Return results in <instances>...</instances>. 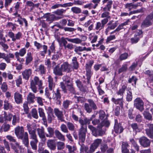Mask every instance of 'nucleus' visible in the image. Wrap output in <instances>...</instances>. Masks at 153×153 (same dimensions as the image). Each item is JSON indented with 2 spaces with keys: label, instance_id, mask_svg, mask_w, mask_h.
Masks as SVG:
<instances>
[{
  "label": "nucleus",
  "instance_id": "1",
  "mask_svg": "<svg viewBox=\"0 0 153 153\" xmlns=\"http://www.w3.org/2000/svg\"><path fill=\"white\" fill-rule=\"evenodd\" d=\"M88 128L90 129L92 131V134L94 136L97 137L102 135L104 133L103 131L102 130V126L98 125L97 126V128L96 129L92 125H89L88 126Z\"/></svg>",
  "mask_w": 153,
  "mask_h": 153
},
{
  "label": "nucleus",
  "instance_id": "2",
  "mask_svg": "<svg viewBox=\"0 0 153 153\" xmlns=\"http://www.w3.org/2000/svg\"><path fill=\"white\" fill-rule=\"evenodd\" d=\"M66 40L70 42L76 44H81L82 43V40H81L80 39L78 38L71 39L68 38H65L63 37H62L61 38V42L62 43L64 47H65L68 44Z\"/></svg>",
  "mask_w": 153,
  "mask_h": 153
},
{
  "label": "nucleus",
  "instance_id": "3",
  "mask_svg": "<svg viewBox=\"0 0 153 153\" xmlns=\"http://www.w3.org/2000/svg\"><path fill=\"white\" fill-rule=\"evenodd\" d=\"M30 135V139L31 140L30 142V144L31 148L34 150H36L37 149V145L38 141L36 133Z\"/></svg>",
  "mask_w": 153,
  "mask_h": 153
},
{
  "label": "nucleus",
  "instance_id": "4",
  "mask_svg": "<svg viewBox=\"0 0 153 153\" xmlns=\"http://www.w3.org/2000/svg\"><path fill=\"white\" fill-rule=\"evenodd\" d=\"M87 132V126H81L78 132L79 142L83 143L85 141L86 133Z\"/></svg>",
  "mask_w": 153,
  "mask_h": 153
},
{
  "label": "nucleus",
  "instance_id": "5",
  "mask_svg": "<svg viewBox=\"0 0 153 153\" xmlns=\"http://www.w3.org/2000/svg\"><path fill=\"white\" fill-rule=\"evenodd\" d=\"M44 18L46 19V20L49 22L50 23L53 22L55 20L60 19L63 17V16L62 17H56L55 15L53 14H51L48 13L45 14L43 16Z\"/></svg>",
  "mask_w": 153,
  "mask_h": 153
},
{
  "label": "nucleus",
  "instance_id": "6",
  "mask_svg": "<svg viewBox=\"0 0 153 153\" xmlns=\"http://www.w3.org/2000/svg\"><path fill=\"white\" fill-rule=\"evenodd\" d=\"M153 19V12L152 13L148 15L146 18L145 20L142 22L141 27H149L152 25L151 20Z\"/></svg>",
  "mask_w": 153,
  "mask_h": 153
},
{
  "label": "nucleus",
  "instance_id": "7",
  "mask_svg": "<svg viewBox=\"0 0 153 153\" xmlns=\"http://www.w3.org/2000/svg\"><path fill=\"white\" fill-rule=\"evenodd\" d=\"M14 132L18 138L19 139L23 138L25 132L23 127L18 126L15 128Z\"/></svg>",
  "mask_w": 153,
  "mask_h": 153
},
{
  "label": "nucleus",
  "instance_id": "8",
  "mask_svg": "<svg viewBox=\"0 0 153 153\" xmlns=\"http://www.w3.org/2000/svg\"><path fill=\"white\" fill-rule=\"evenodd\" d=\"M14 56L12 53H9L6 55L4 53L0 52V59H4L7 63H10L11 62V59H13Z\"/></svg>",
  "mask_w": 153,
  "mask_h": 153
},
{
  "label": "nucleus",
  "instance_id": "9",
  "mask_svg": "<svg viewBox=\"0 0 153 153\" xmlns=\"http://www.w3.org/2000/svg\"><path fill=\"white\" fill-rule=\"evenodd\" d=\"M3 116L0 117V123H6L8 121H10L13 115L10 114H7L5 111H4Z\"/></svg>",
  "mask_w": 153,
  "mask_h": 153
},
{
  "label": "nucleus",
  "instance_id": "10",
  "mask_svg": "<svg viewBox=\"0 0 153 153\" xmlns=\"http://www.w3.org/2000/svg\"><path fill=\"white\" fill-rule=\"evenodd\" d=\"M143 105L144 103L143 101L140 98H137L134 100V106L141 111L144 110Z\"/></svg>",
  "mask_w": 153,
  "mask_h": 153
},
{
  "label": "nucleus",
  "instance_id": "11",
  "mask_svg": "<svg viewBox=\"0 0 153 153\" xmlns=\"http://www.w3.org/2000/svg\"><path fill=\"white\" fill-rule=\"evenodd\" d=\"M102 142V140L101 139H97L95 140L91 145L89 150L90 152L91 153L93 152L101 143Z\"/></svg>",
  "mask_w": 153,
  "mask_h": 153
},
{
  "label": "nucleus",
  "instance_id": "12",
  "mask_svg": "<svg viewBox=\"0 0 153 153\" xmlns=\"http://www.w3.org/2000/svg\"><path fill=\"white\" fill-rule=\"evenodd\" d=\"M37 131L39 137L41 139L42 141L45 142L46 140V138L45 137L44 128L42 126L40 128H37Z\"/></svg>",
  "mask_w": 153,
  "mask_h": 153
},
{
  "label": "nucleus",
  "instance_id": "13",
  "mask_svg": "<svg viewBox=\"0 0 153 153\" xmlns=\"http://www.w3.org/2000/svg\"><path fill=\"white\" fill-rule=\"evenodd\" d=\"M54 111L58 120H60L61 122H66L64 119V115L62 111L59 110L58 108H55L54 109Z\"/></svg>",
  "mask_w": 153,
  "mask_h": 153
},
{
  "label": "nucleus",
  "instance_id": "14",
  "mask_svg": "<svg viewBox=\"0 0 153 153\" xmlns=\"http://www.w3.org/2000/svg\"><path fill=\"white\" fill-rule=\"evenodd\" d=\"M114 129L115 132L116 133L120 134L123 132L124 129L122 126L121 124L120 123H118V121L117 119H115L114 120Z\"/></svg>",
  "mask_w": 153,
  "mask_h": 153
},
{
  "label": "nucleus",
  "instance_id": "15",
  "mask_svg": "<svg viewBox=\"0 0 153 153\" xmlns=\"http://www.w3.org/2000/svg\"><path fill=\"white\" fill-rule=\"evenodd\" d=\"M102 3L103 4L107 3L106 5L103 8V10L104 11H110L112 7L113 1L111 0H103Z\"/></svg>",
  "mask_w": 153,
  "mask_h": 153
},
{
  "label": "nucleus",
  "instance_id": "16",
  "mask_svg": "<svg viewBox=\"0 0 153 153\" xmlns=\"http://www.w3.org/2000/svg\"><path fill=\"white\" fill-rule=\"evenodd\" d=\"M139 141L140 145L144 147H147L150 144V140L145 137H140L139 139Z\"/></svg>",
  "mask_w": 153,
  "mask_h": 153
},
{
  "label": "nucleus",
  "instance_id": "17",
  "mask_svg": "<svg viewBox=\"0 0 153 153\" xmlns=\"http://www.w3.org/2000/svg\"><path fill=\"white\" fill-rule=\"evenodd\" d=\"M62 70L63 72H69L72 70V67L68 62H64L61 65Z\"/></svg>",
  "mask_w": 153,
  "mask_h": 153
},
{
  "label": "nucleus",
  "instance_id": "18",
  "mask_svg": "<svg viewBox=\"0 0 153 153\" xmlns=\"http://www.w3.org/2000/svg\"><path fill=\"white\" fill-rule=\"evenodd\" d=\"M31 86H42V82L41 80H40L39 78L37 76H35L33 79L30 81Z\"/></svg>",
  "mask_w": 153,
  "mask_h": 153
},
{
  "label": "nucleus",
  "instance_id": "19",
  "mask_svg": "<svg viewBox=\"0 0 153 153\" xmlns=\"http://www.w3.org/2000/svg\"><path fill=\"white\" fill-rule=\"evenodd\" d=\"M47 145L48 147L51 150H54L56 149V144L55 140L48 139L47 142Z\"/></svg>",
  "mask_w": 153,
  "mask_h": 153
},
{
  "label": "nucleus",
  "instance_id": "20",
  "mask_svg": "<svg viewBox=\"0 0 153 153\" xmlns=\"http://www.w3.org/2000/svg\"><path fill=\"white\" fill-rule=\"evenodd\" d=\"M32 74V70L29 68L26 69L22 73L23 78L26 80H28Z\"/></svg>",
  "mask_w": 153,
  "mask_h": 153
},
{
  "label": "nucleus",
  "instance_id": "21",
  "mask_svg": "<svg viewBox=\"0 0 153 153\" xmlns=\"http://www.w3.org/2000/svg\"><path fill=\"white\" fill-rule=\"evenodd\" d=\"M148 126L149 128L146 130V133L149 137L153 139V124H149ZM152 141H153V140Z\"/></svg>",
  "mask_w": 153,
  "mask_h": 153
},
{
  "label": "nucleus",
  "instance_id": "22",
  "mask_svg": "<svg viewBox=\"0 0 153 153\" xmlns=\"http://www.w3.org/2000/svg\"><path fill=\"white\" fill-rule=\"evenodd\" d=\"M113 22V21L111 20L108 23L107 25L108 26L106 30V31L108 32L110 30H114L117 26L118 25V22L117 21L115 23H112Z\"/></svg>",
  "mask_w": 153,
  "mask_h": 153
},
{
  "label": "nucleus",
  "instance_id": "23",
  "mask_svg": "<svg viewBox=\"0 0 153 153\" xmlns=\"http://www.w3.org/2000/svg\"><path fill=\"white\" fill-rule=\"evenodd\" d=\"M14 98L16 102L19 104L22 102V95L19 93L15 92L14 94Z\"/></svg>",
  "mask_w": 153,
  "mask_h": 153
},
{
  "label": "nucleus",
  "instance_id": "24",
  "mask_svg": "<svg viewBox=\"0 0 153 153\" xmlns=\"http://www.w3.org/2000/svg\"><path fill=\"white\" fill-rule=\"evenodd\" d=\"M26 127L29 134L36 133V129L35 127L30 123L27 124Z\"/></svg>",
  "mask_w": 153,
  "mask_h": 153
},
{
  "label": "nucleus",
  "instance_id": "25",
  "mask_svg": "<svg viewBox=\"0 0 153 153\" xmlns=\"http://www.w3.org/2000/svg\"><path fill=\"white\" fill-rule=\"evenodd\" d=\"M22 138L20 139L22 140L23 143L24 145L28 147L29 146V138L27 132H25L24 136Z\"/></svg>",
  "mask_w": 153,
  "mask_h": 153
},
{
  "label": "nucleus",
  "instance_id": "26",
  "mask_svg": "<svg viewBox=\"0 0 153 153\" xmlns=\"http://www.w3.org/2000/svg\"><path fill=\"white\" fill-rule=\"evenodd\" d=\"M33 59L32 53L30 52H28L25 57V64L27 65L30 63Z\"/></svg>",
  "mask_w": 153,
  "mask_h": 153
},
{
  "label": "nucleus",
  "instance_id": "27",
  "mask_svg": "<svg viewBox=\"0 0 153 153\" xmlns=\"http://www.w3.org/2000/svg\"><path fill=\"white\" fill-rule=\"evenodd\" d=\"M14 143L11 144V147L14 151L16 153H18L19 152V149L21 148V146L20 145L19 143L16 141L14 142Z\"/></svg>",
  "mask_w": 153,
  "mask_h": 153
},
{
  "label": "nucleus",
  "instance_id": "28",
  "mask_svg": "<svg viewBox=\"0 0 153 153\" xmlns=\"http://www.w3.org/2000/svg\"><path fill=\"white\" fill-rule=\"evenodd\" d=\"M71 66L72 69H77L79 68V63L77 61V59L76 57H73L72 59Z\"/></svg>",
  "mask_w": 153,
  "mask_h": 153
},
{
  "label": "nucleus",
  "instance_id": "29",
  "mask_svg": "<svg viewBox=\"0 0 153 153\" xmlns=\"http://www.w3.org/2000/svg\"><path fill=\"white\" fill-rule=\"evenodd\" d=\"M55 134L56 137L59 140L62 141H65V138L64 135L61 133L59 130H56L55 131Z\"/></svg>",
  "mask_w": 153,
  "mask_h": 153
},
{
  "label": "nucleus",
  "instance_id": "30",
  "mask_svg": "<svg viewBox=\"0 0 153 153\" xmlns=\"http://www.w3.org/2000/svg\"><path fill=\"white\" fill-rule=\"evenodd\" d=\"M128 143L126 142H123L122 145V152L123 153H129L127 148L129 146Z\"/></svg>",
  "mask_w": 153,
  "mask_h": 153
},
{
  "label": "nucleus",
  "instance_id": "31",
  "mask_svg": "<svg viewBox=\"0 0 153 153\" xmlns=\"http://www.w3.org/2000/svg\"><path fill=\"white\" fill-rule=\"evenodd\" d=\"M3 108L6 110H11L13 108V106L11 103L9 102L8 100H5L4 101Z\"/></svg>",
  "mask_w": 153,
  "mask_h": 153
},
{
  "label": "nucleus",
  "instance_id": "32",
  "mask_svg": "<svg viewBox=\"0 0 153 153\" xmlns=\"http://www.w3.org/2000/svg\"><path fill=\"white\" fill-rule=\"evenodd\" d=\"M35 97L34 94L30 93L27 97V102L29 104H31L34 102Z\"/></svg>",
  "mask_w": 153,
  "mask_h": 153
},
{
  "label": "nucleus",
  "instance_id": "33",
  "mask_svg": "<svg viewBox=\"0 0 153 153\" xmlns=\"http://www.w3.org/2000/svg\"><path fill=\"white\" fill-rule=\"evenodd\" d=\"M63 71L62 70L61 67L59 68V67L56 66L55 67L53 70V72L56 75L62 76L63 74L62 73Z\"/></svg>",
  "mask_w": 153,
  "mask_h": 153
},
{
  "label": "nucleus",
  "instance_id": "34",
  "mask_svg": "<svg viewBox=\"0 0 153 153\" xmlns=\"http://www.w3.org/2000/svg\"><path fill=\"white\" fill-rule=\"evenodd\" d=\"M111 100L115 104H119L121 107H123V97L121 98L118 99H116L114 98H112Z\"/></svg>",
  "mask_w": 153,
  "mask_h": 153
},
{
  "label": "nucleus",
  "instance_id": "35",
  "mask_svg": "<svg viewBox=\"0 0 153 153\" xmlns=\"http://www.w3.org/2000/svg\"><path fill=\"white\" fill-rule=\"evenodd\" d=\"M26 49L25 48L21 49L19 50V52H16L15 53V56H23L26 54Z\"/></svg>",
  "mask_w": 153,
  "mask_h": 153
},
{
  "label": "nucleus",
  "instance_id": "36",
  "mask_svg": "<svg viewBox=\"0 0 153 153\" xmlns=\"http://www.w3.org/2000/svg\"><path fill=\"white\" fill-rule=\"evenodd\" d=\"M12 124L13 125H15L17 123H19L20 117L18 115H14L13 117Z\"/></svg>",
  "mask_w": 153,
  "mask_h": 153
},
{
  "label": "nucleus",
  "instance_id": "37",
  "mask_svg": "<svg viewBox=\"0 0 153 153\" xmlns=\"http://www.w3.org/2000/svg\"><path fill=\"white\" fill-rule=\"evenodd\" d=\"M129 22V20H128L126 22L119 25L116 28V30H117L118 31H119L122 29H123V27L124 26L128 25Z\"/></svg>",
  "mask_w": 153,
  "mask_h": 153
},
{
  "label": "nucleus",
  "instance_id": "38",
  "mask_svg": "<svg viewBox=\"0 0 153 153\" xmlns=\"http://www.w3.org/2000/svg\"><path fill=\"white\" fill-rule=\"evenodd\" d=\"M67 126L68 128L69 131H73L75 130V127L74 124L70 122H67Z\"/></svg>",
  "mask_w": 153,
  "mask_h": 153
},
{
  "label": "nucleus",
  "instance_id": "39",
  "mask_svg": "<svg viewBox=\"0 0 153 153\" xmlns=\"http://www.w3.org/2000/svg\"><path fill=\"white\" fill-rule=\"evenodd\" d=\"M74 51L77 54L81 55V53L80 52L83 51V47L80 46H76L74 48Z\"/></svg>",
  "mask_w": 153,
  "mask_h": 153
},
{
  "label": "nucleus",
  "instance_id": "40",
  "mask_svg": "<svg viewBox=\"0 0 153 153\" xmlns=\"http://www.w3.org/2000/svg\"><path fill=\"white\" fill-rule=\"evenodd\" d=\"M88 102H89V105H90L92 109L95 110L97 109L96 104L93 100L89 99L88 100Z\"/></svg>",
  "mask_w": 153,
  "mask_h": 153
},
{
  "label": "nucleus",
  "instance_id": "41",
  "mask_svg": "<svg viewBox=\"0 0 153 153\" xmlns=\"http://www.w3.org/2000/svg\"><path fill=\"white\" fill-rule=\"evenodd\" d=\"M31 114L32 117L34 118L37 119L38 118L37 111L36 108H33L32 109Z\"/></svg>",
  "mask_w": 153,
  "mask_h": 153
},
{
  "label": "nucleus",
  "instance_id": "42",
  "mask_svg": "<svg viewBox=\"0 0 153 153\" xmlns=\"http://www.w3.org/2000/svg\"><path fill=\"white\" fill-rule=\"evenodd\" d=\"M72 103V102L70 100H66L63 102V106L65 109H67L68 108L69 105Z\"/></svg>",
  "mask_w": 153,
  "mask_h": 153
},
{
  "label": "nucleus",
  "instance_id": "43",
  "mask_svg": "<svg viewBox=\"0 0 153 153\" xmlns=\"http://www.w3.org/2000/svg\"><path fill=\"white\" fill-rule=\"evenodd\" d=\"M104 26L100 22H97L96 24L95 29L97 30H100L104 28Z\"/></svg>",
  "mask_w": 153,
  "mask_h": 153
},
{
  "label": "nucleus",
  "instance_id": "44",
  "mask_svg": "<svg viewBox=\"0 0 153 153\" xmlns=\"http://www.w3.org/2000/svg\"><path fill=\"white\" fill-rule=\"evenodd\" d=\"M71 11L74 13L75 14H78L81 13V9L78 7H73L71 8Z\"/></svg>",
  "mask_w": 153,
  "mask_h": 153
},
{
  "label": "nucleus",
  "instance_id": "45",
  "mask_svg": "<svg viewBox=\"0 0 153 153\" xmlns=\"http://www.w3.org/2000/svg\"><path fill=\"white\" fill-rule=\"evenodd\" d=\"M60 128L61 131L63 133H68V130L67 126L65 124H62L60 126Z\"/></svg>",
  "mask_w": 153,
  "mask_h": 153
},
{
  "label": "nucleus",
  "instance_id": "46",
  "mask_svg": "<svg viewBox=\"0 0 153 153\" xmlns=\"http://www.w3.org/2000/svg\"><path fill=\"white\" fill-rule=\"evenodd\" d=\"M84 107L85 110L87 113H90L92 111V109L89 104L85 103Z\"/></svg>",
  "mask_w": 153,
  "mask_h": 153
},
{
  "label": "nucleus",
  "instance_id": "47",
  "mask_svg": "<svg viewBox=\"0 0 153 153\" xmlns=\"http://www.w3.org/2000/svg\"><path fill=\"white\" fill-rule=\"evenodd\" d=\"M128 56V53H124L120 55L119 59L120 61H122L126 59Z\"/></svg>",
  "mask_w": 153,
  "mask_h": 153
},
{
  "label": "nucleus",
  "instance_id": "48",
  "mask_svg": "<svg viewBox=\"0 0 153 153\" xmlns=\"http://www.w3.org/2000/svg\"><path fill=\"white\" fill-rule=\"evenodd\" d=\"M57 149L58 150L63 149L65 148V143H64L59 141L57 143Z\"/></svg>",
  "mask_w": 153,
  "mask_h": 153
},
{
  "label": "nucleus",
  "instance_id": "49",
  "mask_svg": "<svg viewBox=\"0 0 153 153\" xmlns=\"http://www.w3.org/2000/svg\"><path fill=\"white\" fill-rule=\"evenodd\" d=\"M85 69L86 71V75L87 76V79L88 82L90 79L91 77L92 73L91 71V69Z\"/></svg>",
  "mask_w": 153,
  "mask_h": 153
},
{
  "label": "nucleus",
  "instance_id": "50",
  "mask_svg": "<svg viewBox=\"0 0 153 153\" xmlns=\"http://www.w3.org/2000/svg\"><path fill=\"white\" fill-rule=\"evenodd\" d=\"M132 98V93L131 91V89H128L127 91V95L126 97V100L128 101H131Z\"/></svg>",
  "mask_w": 153,
  "mask_h": 153
},
{
  "label": "nucleus",
  "instance_id": "51",
  "mask_svg": "<svg viewBox=\"0 0 153 153\" xmlns=\"http://www.w3.org/2000/svg\"><path fill=\"white\" fill-rule=\"evenodd\" d=\"M143 115L146 119L149 120H152V115L149 112L145 111L143 113Z\"/></svg>",
  "mask_w": 153,
  "mask_h": 153
},
{
  "label": "nucleus",
  "instance_id": "52",
  "mask_svg": "<svg viewBox=\"0 0 153 153\" xmlns=\"http://www.w3.org/2000/svg\"><path fill=\"white\" fill-rule=\"evenodd\" d=\"M108 11H104L103 13L101 15V17L102 18L111 19V17L110 16V13Z\"/></svg>",
  "mask_w": 153,
  "mask_h": 153
},
{
  "label": "nucleus",
  "instance_id": "53",
  "mask_svg": "<svg viewBox=\"0 0 153 153\" xmlns=\"http://www.w3.org/2000/svg\"><path fill=\"white\" fill-rule=\"evenodd\" d=\"M38 112L39 116L42 117V119L46 117L44 110L42 108H39Z\"/></svg>",
  "mask_w": 153,
  "mask_h": 153
},
{
  "label": "nucleus",
  "instance_id": "54",
  "mask_svg": "<svg viewBox=\"0 0 153 153\" xmlns=\"http://www.w3.org/2000/svg\"><path fill=\"white\" fill-rule=\"evenodd\" d=\"M65 12L66 10L61 9L55 11L54 13L57 15L62 16L63 13H65Z\"/></svg>",
  "mask_w": 153,
  "mask_h": 153
},
{
  "label": "nucleus",
  "instance_id": "55",
  "mask_svg": "<svg viewBox=\"0 0 153 153\" xmlns=\"http://www.w3.org/2000/svg\"><path fill=\"white\" fill-rule=\"evenodd\" d=\"M66 147L68 149L69 153H75L74 151L76 150L75 147H72L69 145H67Z\"/></svg>",
  "mask_w": 153,
  "mask_h": 153
},
{
  "label": "nucleus",
  "instance_id": "56",
  "mask_svg": "<svg viewBox=\"0 0 153 153\" xmlns=\"http://www.w3.org/2000/svg\"><path fill=\"white\" fill-rule=\"evenodd\" d=\"M130 141L132 145L135 149L137 151H138L139 150V146L134 141V140L133 139H130Z\"/></svg>",
  "mask_w": 153,
  "mask_h": 153
},
{
  "label": "nucleus",
  "instance_id": "57",
  "mask_svg": "<svg viewBox=\"0 0 153 153\" xmlns=\"http://www.w3.org/2000/svg\"><path fill=\"white\" fill-rule=\"evenodd\" d=\"M79 142V144L81 146V147L80 148V153H85V152H86L87 150L88 149V148H87L84 145L83 143H81V144H80Z\"/></svg>",
  "mask_w": 153,
  "mask_h": 153
},
{
  "label": "nucleus",
  "instance_id": "58",
  "mask_svg": "<svg viewBox=\"0 0 153 153\" xmlns=\"http://www.w3.org/2000/svg\"><path fill=\"white\" fill-rule=\"evenodd\" d=\"M110 124V123L109 121L107 119H105L102 122L101 124L99 125L101 126L102 127L103 126L108 127Z\"/></svg>",
  "mask_w": 153,
  "mask_h": 153
},
{
  "label": "nucleus",
  "instance_id": "59",
  "mask_svg": "<svg viewBox=\"0 0 153 153\" xmlns=\"http://www.w3.org/2000/svg\"><path fill=\"white\" fill-rule=\"evenodd\" d=\"M94 63L93 60H90L86 64L85 69H91V67Z\"/></svg>",
  "mask_w": 153,
  "mask_h": 153
},
{
  "label": "nucleus",
  "instance_id": "60",
  "mask_svg": "<svg viewBox=\"0 0 153 153\" xmlns=\"http://www.w3.org/2000/svg\"><path fill=\"white\" fill-rule=\"evenodd\" d=\"M127 69V65L126 64L123 65L121 68L119 70V73L126 71Z\"/></svg>",
  "mask_w": 153,
  "mask_h": 153
},
{
  "label": "nucleus",
  "instance_id": "61",
  "mask_svg": "<svg viewBox=\"0 0 153 153\" xmlns=\"http://www.w3.org/2000/svg\"><path fill=\"white\" fill-rule=\"evenodd\" d=\"M42 48L43 49V51H41L40 53V54L41 56H44L47 53L48 47L47 46L44 45H43Z\"/></svg>",
  "mask_w": 153,
  "mask_h": 153
},
{
  "label": "nucleus",
  "instance_id": "62",
  "mask_svg": "<svg viewBox=\"0 0 153 153\" xmlns=\"http://www.w3.org/2000/svg\"><path fill=\"white\" fill-rule=\"evenodd\" d=\"M140 39V37L134 36L133 38L131 39V41L132 44H135L137 43Z\"/></svg>",
  "mask_w": 153,
  "mask_h": 153
},
{
  "label": "nucleus",
  "instance_id": "63",
  "mask_svg": "<svg viewBox=\"0 0 153 153\" xmlns=\"http://www.w3.org/2000/svg\"><path fill=\"white\" fill-rule=\"evenodd\" d=\"M27 102H25L23 104L24 110L25 113L28 114L29 112V108L28 106Z\"/></svg>",
  "mask_w": 153,
  "mask_h": 153
},
{
  "label": "nucleus",
  "instance_id": "64",
  "mask_svg": "<svg viewBox=\"0 0 153 153\" xmlns=\"http://www.w3.org/2000/svg\"><path fill=\"white\" fill-rule=\"evenodd\" d=\"M55 117L53 114H48L47 119L48 123H51Z\"/></svg>",
  "mask_w": 153,
  "mask_h": 153
}]
</instances>
